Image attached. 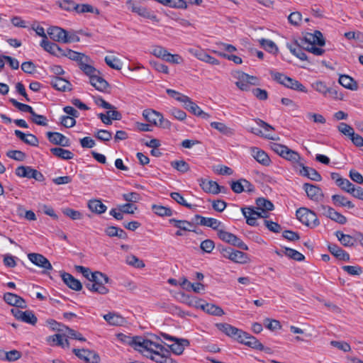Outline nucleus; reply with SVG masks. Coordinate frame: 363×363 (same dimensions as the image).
I'll list each match as a JSON object with an SVG mask.
<instances>
[{
    "instance_id": "nucleus-1",
    "label": "nucleus",
    "mask_w": 363,
    "mask_h": 363,
    "mask_svg": "<svg viewBox=\"0 0 363 363\" xmlns=\"http://www.w3.org/2000/svg\"><path fill=\"white\" fill-rule=\"evenodd\" d=\"M117 339L123 344L128 345L144 356L157 363H177L171 357V352L161 343L160 339L155 340L142 336L131 337L123 333L116 334Z\"/></svg>"
},
{
    "instance_id": "nucleus-2",
    "label": "nucleus",
    "mask_w": 363,
    "mask_h": 363,
    "mask_svg": "<svg viewBox=\"0 0 363 363\" xmlns=\"http://www.w3.org/2000/svg\"><path fill=\"white\" fill-rule=\"evenodd\" d=\"M256 207L246 206L241 208L244 217L246 218V223L249 225H257V220L259 218H267L270 215V211L272 210V203L264 198H258L256 200Z\"/></svg>"
},
{
    "instance_id": "nucleus-3",
    "label": "nucleus",
    "mask_w": 363,
    "mask_h": 363,
    "mask_svg": "<svg viewBox=\"0 0 363 363\" xmlns=\"http://www.w3.org/2000/svg\"><path fill=\"white\" fill-rule=\"evenodd\" d=\"M325 39L322 33L315 30L313 33H307L303 38H299L298 45L303 50L313 53L315 45L323 46L325 45Z\"/></svg>"
},
{
    "instance_id": "nucleus-4",
    "label": "nucleus",
    "mask_w": 363,
    "mask_h": 363,
    "mask_svg": "<svg viewBox=\"0 0 363 363\" xmlns=\"http://www.w3.org/2000/svg\"><path fill=\"white\" fill-rule=\"evenodd\" d=\"M109 281L108 277L99 272H95L91 275L90 281L86 284V287L93 292L106 294L108 289L104 286Z\"/></svg>"
},
{
    "instance_id": "nucleus-5",
    "label": "nucleus",
    "mask_w": 363,
    "mask_h": 363,
    "mask_svg": "<svg viewBox=\"0 0 363 363\" xmlns=\"http://www.w3.org/2000/svg\"><path fill=\"white\" fill-rule=\"evenodd\" d=\"M274 79L286 88L303 93L308 92L306 86L300 82L280 72L274 73Z\"/></svg>"
},
{
    "instance_id": "nucleus-6",
    "label": "nucleus",
    "mask_w": 363,
    "mask_h": 363,
    "mask_svg": "<svg viewBox=\"0 0 363 363\" xmlns=\"http://www.w3.org/2000/svg\"><path fill=\"white\" fill-rule=\"evenodd\" d=\"M274 152H276L284 159L298 165H302L303 158L296 151L289 149L287 146L274 143Z\"/></svg>"
},
{
    "instance_id": "nucleus-7",
    "label": "nucleus",
    "mask_w": 363,
    "mask_h": 363,
    "mask_svg": "<svg viewBox=\"0 0 363 363\" xmlns=\"http://www.w3.org/2000/svg\"><path fill=\"white\" fill-rule=\"evenodd\" d=\"M297 218L304 225L315 228L319 225L320 222L317 215L313 211L307 208H300L296 213Z\"/></svg>"
},
{
    "instance_id": "nucleus-8",
    "label": "nucleus",
    "mask_w": 363,
    "mask_h": 363,
    "mask_svg": "<svg viewBox=\"0 0 363 363\" xmlns=\"http://www.w3.org/2000/svg\"><path fill=\"white\" fill-rule=\"evenodd\" d=\"M317 210L320 215L324 216L339 224L343 225L347 221V219L345 216L336 211L333 208L329 206L321 204L318 206Z\"/></svg>"
},
{
    "instance_id": "nucleus-9",
    "label": "nucleus",
    "mask_w": 363,
    "mask_h": 363,
    "mask_svg": "<svg viewBox=\"0 0 363 363\" xmlns=\"http://www.w3.org/2000/svg\"><path fill=\"white\" fill-rule=\"evenodd\" d=\"M218 236L223 241L231 244L234 246L238 247L243 250H247V245L244 243L241 239L238 238L235 235L227 232L223 230H218Z\"/></svg>"
},
{
    "instance_id": "nucleus-10",
    "label": "nucleus",
    "mask_w": 363,
    "mask_h": 363,
    "mask_svg": "<svg viewBox=\"0 0 363 363\" xmlns=\"http://www.w3.org/2000/svg\"><path fill=\"white\" fill-rule=\"evenodd\" d=\"M16 174L20 177H26L28 179H34L38 182L44 180L43 174L36 169L29 166H20L15 170Z\"/></svg>"
},
{
    "instance_id": "nucleus-11",
    "label": "nucleus",
    "mask_w": 363,
    "mask_h": 363,
    "mask_svg": "<svg viewBox=\"0 0 363 363\" xmlns=\"http://www.w3.org/2000/svg\"><path fill=\"white\" fill-rule=\"evenodd\" d=\"M303 189L306 191L308 199L311 201L317 203L323 201L324 199V194L318 186L305 183L303 186Z\"/></svg>"
},
{
    "instance_id": "nucleus-12",
    "label": "nucleus",
    "mask_w": 363,
    "mask_h": 363,
    "mask_svg": "<svg viewBox=\"0 0 363 363\" xmlns=\"http://www.w3.org/2000/svg\"><path fill=\"white\" fill-rule=\"evenodd\" d=\"M201 188L208 194H218L220 192H225L226 189L220 186L216 182L201 178L199 179Z\"/></svg>"
},
{
    "instance_id": "nucleus-13",
    "label": "nucleus",
    "mask_w": 363,
    "mask_h": 363,
    "mask_svg": "<svg viewBox=\"0 0 363 363\" xmlns=\"http://www.w3.org/2000/svg\"><path fill=\"white\" fill-rule=\"evenodd\" d=\"M126 6L128 10L133 13H135L138 15L149 19H155L156 16L150 12L145 7L141 6L138 4L134 0H127Z\"/></svg>"
},
{
    "instance_id": "nucleus-14",
    "label": "nucleus",
    "mask_w": 363,
    "mask_h": 363,
    "mask_svg": "<svg viewBox=\"0 0 363 363\" xmlns=\"http://www.w3.org/2000/svg\"><path fill=\"white\" fill-rule=\"evenodd\" d=\"M235 340L254 349L262 350L263 348V345L256 337L242 330L240 332V335L235 337Z\"/></svg>"
},
{
    "instance_id": "nucleus-15",
    "label": "nucleus",
    "mask_w": 363,
    "mask_h": 363,
    "mask_svg": "<svg viewBox=\"0 0 363 363\" xmlns=\"http://www.w3.org/2000/svg\"><path fill=\"white\" fill-rule=\"evenodd\" d=\"M73 353L80 359L86 363H98L99 357L93 351L89 350L73 349Z\"/></svg>"
},
{
    "instance_id": "nucleus-16",
    "label": "nucleus",
    "mask_w": 363,
    "mask_h": 363,
    "mask_svg": "<svg viewBox=\"0 0 363 363\" xmlns=\"http://www.w3.org/2000/svg\"><path fill=\"white\" fill-rule=\"evenodd\" d=\"M256 123L257 126L251 127L250 131L255 135H260L268 139H272L269 133L270 130L272 129V127L262 120L256 121Z\"/></svg>"
},
{
    "instance_id": "nucleus-17",
    "label": "nucleus",
    "mask_w": 363,
    "mask_h": 363,
    "mask_svg": "<svg viewBox=\"0 0 363 363\" xmlns=\"http://www.w3.org/2000/svg\"><path fill=\"white\" fill-rule=\"evenodd\" d=\"M28 259L40 267L45 269H52V267L50 261L43 255L38 253H30L28 255Z\"/></svg>"
},
{
    "instance_id": "nucleus-18",
    "label": "nucleus",
    "mask_w": 363,
    "mask_h": 363,
    "mask_svg": "<svg viewBox=\"0 0 363 363\" xmlns=\"http://www.w3.org/2000/svg\"><path fill=\"white\" fill-rule=\"evenodd\" d=\"M196 306L197 308H200L206 313L213 315L221 316L224 314V311L220 307L214 304L204 303L201 300L197 302Z\"/></svg>"
},
{
    "instance_id": "nucleus-19",
    "label": "nucleus",
    "mask_w": 363,
    "mask_h": 363,
    "mask_svg": "<svg viewBox=\"0 0 363 363\" xmlns=\"http://www.w3.org/2000/svg\"><path fill=\"white\" fill-rule=\"evenodd\" d=\"M194 221L200 225L207 226L213 228V230H218L221 225V222L213 218H206L200 215H196L194 218Z\"/></svg>"
},
{
    "instance_id": "nucleus-20",
    "label": "nucleus",
    "mask_w": 363,
    "mask_h": 363,
    "mask_svg": "<svg viewBox=\"0 0 363 363\" xmlns=\"http://www.w3.org/2000/svg\"><path fill=\"white\" fill-rule=\"evenodd\" d=\"M231 189L236 194H240L244 191H253V186L247 180L241 179L238 181L232 182L230 184Z\"/></svg>"
},
{
    "instance_id": "nucleus-21",
    "label": "nucleus",
    "mask_w": 363,
    "mask_h": 363,
    "mask_svg": "<svg viewBox=\"0 0 363 363\" xmlns=\"http://www.w3.org/2000/svg\"><path fill=\"white\" fill-rule=\"evenodd\" d=\"M47 136L49 141L55 145H60L62 147H69L70 145L69 138L60 133L48 132Z\"/></svg>"
},
{
    "instance_id": "nucleus-22",
    "label": "nucleus",
    "mask_w": 363,
    "mask_h": 363,
    "mask_svg": "<svg viewBox=\"0 0 363 363\" xmlns=\"http://www.w3.org/2000/svg\"><path fill=\"white\" fill-rule=\"evenodd\" d=\"M67 32L66 30L58 26H50L47 30L48 35L53 41L63 43Z\"/></svg>"
},
{
    "instance_id": "nucleus-23",
    "label": "nucleus",
    "mask_w": 363,
    "mask_h": 363,
    "mask_svg": "<svg viewBox=\"0 0 363 363\" xmlns=\"http://www.w3.org/2000/svg\"><path fill=\"white\" fill-rule=\"evenodd\" d=\"M4 300L11 306L21 308H26L25 300L15 294L9 292L5 293L4 295Z\"/></svg>"
},
{
    "instance_id": "nucleus-24",
    "label": "nucleus",
    "mask_w": 363,
    "mask_h": 363,
    "mask_svg": "<svg viewBox=\"0 0 363 363\" xmlns=\"http://www.w3.org/2000/svg\"><path fill=\"white\" fill-rule=\"evenodd\" d=\"M65 284L70 289L74 291H80L82 289L81 282L75 279L72 274L63 272L61 275Z\"/></svg>"
},
{
    "instance_id": "nucleus-25",
    "label": "nucleus",
    "mask_w": 363,
    "mask_h": 363,
    "mask_svg": "<svg viewBox=\"0 0 363 363\" xmlns=\"http://www.w3.org/2000/svg\"><path fill=\"white\" fill-rule=\"evenodd\" d=\"M14 133L17 138L21 140L27 145L36 147L38 145L39 141L37 137L31 133L25 134L19 130H16Z\"/></svg>"
},
{
    "instance_id": "nucleus-26",
    "label": "nucleus",
    "mask_w": 363,
    "mask_h": 363,
    "mask_svg": "<svg viewBox=\"0 0 363 363\" xmlns=\"http://www.w3.org/2000/svg\"><path fill=\"white\" fill-rule=\"evenodd\" d=\"M216 327L219 330L234 339H235V337L240 335V332H241V330L228 323H217Z\"/></svg>"
},
{
    "instance_id": "nucleus-27",
    "label": "nucleus",
    "mask_w": 363,
    "mask_h": 363,
    "mask_svg": "<svg viewBox=\"0 0 363 363\" xmlns=\"http://www.w3.org/2000/svg\"><path fill=\"white\" fill-rule=\"evenodd\" d=\"M51 85L57 90L65 91L71 89V84L67 80L60 77H55L51 79Z\"/></svg>"
},
{
    "instance_id": "nucleus-28",
    "label": "nucleus",
    "mask_w": 363,
    "mask_h": 363,
    "mask_svg": "<svg viewBox=\"0 0 363 363\" xmlns=\"http://www.w3.org/2000/svg\"><path fill=\"white\" fill-rule=\"evenodd\" d=\"M301 167V169L300 170V174L304 177H307L308 179L315 181V182H320L322 179V177L320 174L314 169L308 167L304 166L303 163L302 162V165H300Z\"/></svg>"
},
{
    "instance_id": "nucleus-29",
    "label": "nucleus",
    "mask_w": 363,
    "mask_h": 363,
    "mask_svg": "<svg viewBox=\"0 0 363 363\" xmlns=\"http://www.w3.org/2000/svg\"><path fill=\"white\" fill-rule=\"evenodd\" d=\"M91 84L100 91H106L108 88V83L99 74H96L89 79Z\"/></svg>"
},
{
    "instance_id": "nucleus-30",
    "label": "nucleus",
    "mask_w": 363,
    "mask_h": 363,
    "mask_svg": "<svg viewBox=\"0 0 363 363\" xmlns=\"http://www.w3.org/2000/svg\"><path fill=\"white\" fill-rule=\"evenodd\" d=\"M339 83L345 88L355 91L358 89L357 82L351 77L347 74H341L338 80Z\"/></svg>"
},
{
    "instance_id": "nucleus-31",
    "label": "nucleus",
    "mask_w": 363,
    "mask_h": 363,
    "mask_svg": "<svg viewBox=\"0 0 363 363\" xmlns=\"http://www.w3.org/2000/svg\"><path fill=\"white\" fill-rule=\"evenodd\" d=\"M331 199L333 204L337 207H347L348 208H353L354 207L353 203L347 200V199L342 195L334 194L332 196Z\"/></svg>"
},
{
    "instance_id": "nucleus-32",
    "label": "nucleus",
    "mask_w": 363,
    "mask_h": 363,
    "mask_svg": "<svg viewBox=\"0 0 363 363\" xmlns=\"http://www.w3.org/2000/svg\"><path fill=\"white\" fill-rule=\"evenodd\" d=\"M335 235L341 244L345 247H352L354 245L357 240H358V238H354L352 236L345 234L341 231H336ZM357 235L359 237L358 234Z\"/></svg>"
},
{
    "instance_id": "nucleus-33",
    "label": "nucleus",
    "mask_w": 363,
    "mask_h": 363,
    "mask_svg": "<svg viewBox=\"0 0 363 363\" xmlns=\"http://www.w3.org/2000/svg\"><path fill=\"white\" fill-rule=\"evenodd\" d=\"M104 318L108 324L114 326L122 325L125 322L123 317L115 313H108L104 315Z\"/></svg>"
},
{
    "instance_id": "nucleus-34",
    "label": "nucleus",
    "mask_w": 363,
    "mask_h": 363,
    "mask_svg": "<svg viewBox=\"0 0 363 363\" xmlns=\"http://www.w3.org/2000/svg\"><path fill=\"white\" fill-rule=\"evenodd\" d=\"M328 250L332 255L340 260L348 261L350 259L349 254L336 245H328Z\"/></svg>"
},
{
    "instance_id": "nucleus-35",
    "label": "nucleus",
    "mask_w": 363,
    "mask_h": 363,
    "mask_svg": "<svg viewBox=\"0 0 363 363\" xmlns=\"http://www.w3.org/2000/svg\"><path fill=\"white\" fill-rule=\"evenodd\" d=\"M252 154L254 158L264 165H268L270 162L269 156L258 147L252 148Z\"/></svg>"
},
{
    "instance_id": "nucleus-36",
    "label": "nucleus",
    "mask_w": 363,
    "mask_h": 363,
    "mask_svg": "<svg viewBox=\"0 0 363 363\" xmlns=\"http://www.w3.org/2000/svg\"><path fill=\"white\" fill-rule=\"evenodd\" d=\"M143 116L150 123L157 125L159 121L162 118V115L154 110H145L143 113Z\"/></svg>"
},
{
    "instance_id": "nucleus-37",
    "label": "nucleus",
    "mask_w": 363,
    "mask_h": 363,
    "mask_svg": "<svg viewBox=\"0 0 363 363\" xmlns=\"http://www.w3.org/2000/svg\"><path fill=\"white\" fill-rule=\"evenodd\" d=\"M88 207L91 211L97 214L105 213L107 210L106 206L98 199L90 200L88 203Z\"/></svg>"
},
{
    "instance_id": "nucleus-38",
    "label": "nucleus",
    "mask_w": 363,
    "mask_h": 363,
    "mask_svg": "<svg viewBox=\"0 0 363 363\" xmlns=\"http://www.w3.org/2000/svg\"><path fill=\"white\" fill-rule=\"evenodd\" d=\"M65 335L62 334H55L52 336H49L47 339L48 342L50 345H57L65 347L69 346V342L67 339H65Z\"/></svg>"
},
{
    "instance_id": "nucleus-39",
    "label": "nucleus",
    "mask_w": 363,
    "mask_h": 363,
    "mask_svg": "<svg viewBox=\"0 0 363 363\" xmlns=\"http://www.w3.org/2000/svg\"><path fill=\"white\" fill-rule=\"evenodd\" d=\"M169 223L173 224L174 227L185 231H194L192 228L194 224L186 220H177L175 218L169 219Z\"/></svg>"
},
{
    "instance_id": "nucleus-40",
    "label": "nucleus",
    "mask_w": 363,
    "mask_h": 363,
    "mask_svg": "<svg viewBox=\"0 0 363 363\" xmlns=\"http://www.w3.org/2000/svg\"><path fill=\"white\" fill-rule=\"evenodd\" d=\"M50 152L56 157L62 160H71L74 157V154L68 150L62 147H52L50 149Z\"/></svg>"
},
{
    "instance_id": "nucleus-41",
    "label": "nucleus",
    "mask_w": 363,
    "mask_h": 363,
    "mask_svg": "<svg viewBox=\"0 0 363 363\" xmlns=\"http://www.w3.org/2000/svg\"><path fill=\"white\" fill-rule=\"evenodd\" d=\"M211 126L213 128L216 129L218 131H219L220 133L230 137L234 135V130L228 126H227L225 124L220 122H211Z\"/></svg>"
},
{
    "instance_id": "nucleus-42",
    "label": "nucleus",
    "mask_w": 363,
    "mask_h": 363,
    "mask_svg": "<svg viewBox=\"0 0 363 363\" xmlns=\"http://www.w3.org/2000/svg\"><path fill=\"white\" fill-rule=\"evenodd\" d=\"M189 342L185 339L177 340L176 342L169 346L172 352L177 355L182 354L184 350V347L188 346Z\"/></svg>"
},
{
    "instance_id": "nucleus-43",
    "label": "nucleus",
    "mask_w": 363,
    "mask_h": 363,
    "mask_svg": "<svg viewBox=\"0 0 363 363\" xmlns=\"http://www.w3.org/2000/svg\"><path fill=\"white\" fill-rule=\"evenodd\" d=\"M283 252L284 255L288 257L289 259L297 262H301L305 259V256L302 253L292 248L284 247L283 249Z\"/></svg>"
},
{
    "instance_id": "nucleus-44",
    "label": "nucleus",
    "mask_w": 363,
    "mask_h": 363,
    "mask_svg": "<svg viewBox=\"0 0 363 363\" xmlns=\"http://www.w3.org/2000/svg\"><path fill=\"white\" fill-rule=\"evenodd\" d=\"M86 62L87 61L85 60H82V61L79 64V68L84 72V74L89 77L90 79L92 77L99 74V72L96 70L93 66L88 65Z\"/></svg>"
},
{
    "instance_id": "nucleus-45",
    "label": "nucleus",
    "mask_w": 363,
    "mask_h": 363,
    "mask_svg": "<svg viewBox=\"0 0 363 363\" xmlns=\"http://www.w3.org/2000/svg\"><path fill=\"white\" fill-rule=\"evenodd\" d=\"M76 13H91L99 15L100 11L98 9L94 8L93 6L88 4H77L76 8Z\"/></svg>"
},
{
    "instance_id": "nucleus-46",
    "label": "nucleus",
    "mask_w": 363,
    "mask_h": 363,
    "mask_svg": "<svg viewBox=\"0 0 363 363\" xmlns=\"http://www.w3.org/2000/svg\"><path fill=\"white\" fill-rule=\"evenodd\" d=\"M238 80L236 82V86L242 91H248L250 86L247 82V74L244 72H239L238 76Z\"/></svg>"
},
{
    "instance_id": "nucleus-47",
    "label": "nucleus",
    "mask_w": 363,
    "mask_h": 363,
    "mask_svg": "<svg viewBox=\"0 0 363 363\" xmlns=\"http://www.w3.org/2000/svg\"><path fill=\"white\" fill-rule=\"evenodd\" d=\"M65 52V57L72 60L77 61L78 64H79L82 60H85L86 61L88 60V57L83 53H80L69 49H66Z\"/></svg>"
},
{
    "instance_id": "nucleus-48",
    "label": "nucleus",
    "mask_w": 363,
    "mask_h": 363,
    "mask_svg": "<svg viewBox=\"0 0 363 363\" xmlns=\"http://www.w3.org/2000/svg\"><path fill=\"white\" fill-rule=\"evenodd\" d=\"M152 208L154 213L160 216H171L173 214L172 210L166 206L154 204Z\"/></svg>"
},
{
    "instance_id": "nucleus-49",
    "label": "nucleus",
    "mask_w": 363,
    "mask_h": 363,
    "mask_svg": "<svg viewBox=\"0 0 363 363\" xmlns=\"http://www.w3.org/2000/svg\"><path fill=\"white\" fill-rule=\"evenodd\" d=\"M230 259L234 262L244 264L247 262L248 257L247 254L241 251L234 250Z\"/></svg>"
},
{
    "instance_id": "nucleus-50",
    "label": "nucleus",
    "mask_w": 363,
    "mask_h": 363,
    "mask_svg": "<svg viewBox=\"0 0 363 363\" xmlns=\"http://www.w3.org/2000/svg\"><path fill=\"white\" fill-rule=\"evenodd\" d=\"M171 166L182 173H185L190 169L189 164L184 160L172 161L171 162Z\"/></svg>"
},
{
    "instance_id": "nucleus-51",
    "label": "nucleus",
    "mask_w": 363,
    "mask_h": 363,
    "mask_svg": "<svg viewBox=\"0 0 363 363\" xmlns=\"http://www.w3.org/2000/svg\"><path fill=\"white\" fill-rule=\"evenodd\" d=\"M40 45L44 49V50L52 55L55 53V49L58 50V45L48 41V38L42 39Z\"/></svg>"
},
{
    "instance_id": "nucleus-52",
    "label": "nucleus",
    "mask_w": 363,
    "mask_h": 363,
    "mask_svg": "<svg viewBox=\"0 0 363 363\" xmlns=\"http://www.w3.org/2000/svg\"><path fill=\"white\" fill-rule=\"evenodd\" d=\"M37 317L32 311L27 310L23 311L21 321L35 325L37 323Z\"/></svg>"
},
{
    "instance_id": "nucleus-53",
    "label": "nucleus",
    "mask_w": 363,
    "mask_h": 363,
    "mask_svg": "<svg viewBox=\"0 0 363 363\" xmlns=\"http://www.w3.org/2000/svg\"><path fill=\"white\" fill-rule=\"evenodd\" d=\"M104 60L110 67L114 69L118 70L122 67L121 60L114 56H106Z\"/></svg>"
},
{
    "instance_id": "nucleus-54",
    "label": "nucleus",
    "mask_w": 363,
    "mask_h": 363,
    "mask_svg": "<svg viewBox=\"0 0 363 363\" xmlns=\"http://www.w3.org/2000/svg\"><path fill=\"white\" fill-rule=\"evenodd\" d=\"M311 86L316 91L323 94L324 96H328V88L326 84L323 81H315L312 84Z\"/></svg>"
},
{
    "instance_id": "nucleus-55",
    "label": "nucleus",
    "mask_w": 363,
    "mask_h": 363,
    "mask_svg": "<svg viewBox=\"0 0 363 363\" xmlns=\"http://www.w3.org/2000/svg\"><path fill=\"white\" fill-rule=\"evenodd\" d=\"M171 198L179 204L191 209L194 206L187 203L183 196L179 192H172L170 194Z\"/></svg>"
},
{
    "instance_id": "nucleus-56",
    "label": "nucleus",
    "mask_w": 363,
    "mask_h": 363,
    "mask_svg": "<svg viewBox=\"0 0 363 363\" xmlns=\"http://www.w3.org/2000/svg\"><path fill=\"white\" fill-rule=\"evenodd\" d=\"M9 101L13 104V106L22 112L29 113L31 115L34 111L30 106L18 102L14 99H10Z\"/></svg>"
},
{
    "instance_id": "nucleus-57",
    "label": "nucleus",
    "mask_w": 363,
    "mask_h": 363,
    "mask_svg": "<svg viewBox=\"0 0 363 363\" xmlns=\"http://www.w3.org/2000/svg\"><path fill=\"white\" fill-rule=\"evenodd\" d=\"M337 128L338 131L341 133L342 135L348 136L350 138L354 133V130L352 126L343 122L340 123L337 126Z\"/></svg>"
},
{
    "instance_id": "nucleus-58",
    "label": "nucleus",
    "mask_w": 363,
    "mask_h": 363,
    "mask_svg": "<svg viewBox=\"0 0 363 363\" xmlns=\"http://www.w3.org/2000/svg\"><path fill=\"white\" fill-rule=\"evenodd\" d=\"M338 186L344 191L352 195L356 189L353 184H352L347 179L345 178H343Z\"/></svg>"
},
{
    "instance_id": "nucleus-59",
    "label": "nucleus",
    "mask_w": 363,
    "mask_h": 363,
    "mask_svg": "<svg viewBox=\"0 0 363 363\" xmlns=\"http://www.w3.org/2000/svg\"><path fill=\"white\" fill-rule=\"evenodd\" d=\"M126 262L128 264L139 269L143 268L145 267V264L142 260L139 259L136 256L132 255L127 256Z\"/></svg>"
},
{
    "instance_id": "nucleus-60",
    "label": "nucleus",
    "mask_w": 363,
    "mask_h": 363,
    "mask_svg": "<svg viewBox=\"0 0 363 363\" xmlns=\"http://www.w3.org/2000/svg\"><path fill=\"white\" fill-rule=\"evenodd\" d=\"M59 6L67 11H75L77 8V4L71 0H63L58 3Z\"/></svg>"
},
{
    "instance_id": "nucleus-61",
    "label": "nucleus",
    "mask_w": 363,
    "mask_h": 363,
    "mask_svg": "<svg viewBox=\"0 0 363 363\" xmlns=\"http://www.w3.org/2000/svg\"><path fill=\"white\" fill-rule=\"evenodd\" d=\"M31 120L32 121L39 125L46 126L48 125V119L45 116L43 115H39L36 113L34 111L31 114Z\"/></svg>"
},
{
    "instance_id": "nucleus-62",
    "label": "nucleus",
    "mask_w": 363,
    "mask_h": 363,
    "mask_svg": "<svg viewBox=\"0 0 363 363\" xmlns=\"http://www.w3.org/2000/svg\"><path fill=\"white\" fill-rule=\"evenodd\" d=\"M94 136L101 141L108 142L112 138V133L106 130H99Z\"/></svg>"
},
{
    "instance_id": "nucleus-63",
    "label": "nucleus",
    "mask_w": 363,
    "mask_h": 363,
    "mask_svg": "<svg viewBox=\"0 0 363 363\" xmlns=\"http://www.w3.org/2000/svg\"><path fill=\"white\" fill-rule=\"evenodd\" d=\"M62 213L72 220H80L82 218V214L79 211L72 208H67L62 210Z\"/></svg>"
},
{
    "instance_id": "nucleus-64",
    "label": "nucleus",
    "mask_w": 363,
    "mask_h": 363,
    "mask_svg": "<svg viewBox=\"0 0 363 363\" xmlns=\"http://www.w3.org/2000/svg\"><path fill=\"white\" fill-rule=\"evenodd\" d=\"M289 22L294 26H298L302 20V15L298 11L292 12L288 16Z\"/></svg>"
}]
</instances>
